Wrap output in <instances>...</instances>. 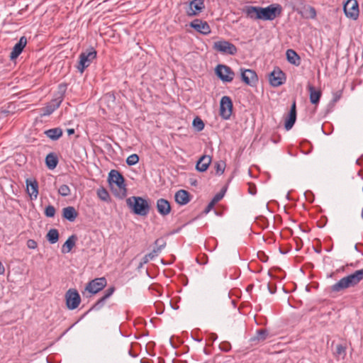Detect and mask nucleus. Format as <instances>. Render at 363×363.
<instances>
[{
	"label": "nucleus",
	"instance_id": "nucleus-1",
	"mask_svg": "<svg viewBox=\"0 0 363 363\" xmlns=\"http://www.w3.org/2000/svg\"><path fill=\"white\" fill-rule=\"evenodd\" d=\"M245 12L247 18L253 20L272 21L281 15L282 7L279 4H272L262 8L259 6H247Z\"/></svg>",
	"mask_w": 363,
	"mask_h": 363
},
{
	"label": "nucleus",
	"instance_id": "nucleus-2",
	"mask_svg": "<svg viewBox=\"0 0 363 363\" xmlns=\"http://www.w3.org/2000/svg\"><path fill=\"white\" fill-rule=\"evenodd\" d=\"M363 280V268L355 271L347 277L340 279L337 283L331 287L333 291H340L350 287H352L358 284Z\"/></svg>",
	"mask_w": 363,
	"mask_h": 363
},
{
	"label": "nucleus",
	"instance_id": "nucleus-3",
	"mask_svg": "<svg viewBox=\"0 0 363 363\" xmlns=\"http://www.w3.org/2000/svg\"><path fill=\"white\" fill-rule=\"evenodd\" d=\"M128 206L137 215L146 216L149 212V205L141 197L132 196L126 200Z\"/></svg>",
	"mask_w": 363,
	"mask_h": 363
},
{
	"label": "nucleus",
	"instance_id": "nucleus-4",
	"mask_svg": "<svg viewBox=\"0 0 363 363\" xmlns=\"http://www.w3.org/2000/svg\"><path fill=\"white\" fill-rule=\"evenodd\" d=\"M96 52L93 48L86 52H82L79 55V60L77 66V69L81 73H83L84 69L91 65V62L96 58Z\"/></svg>",
	"mask_w": 363,
	"mask_h": 363
},
{
	"label": "nucleus",
	"instance_id": "nucleus-5",
	"mask_svg": "<svg viewBox=\"0 0 363 363\" xmlns=\"http://www.w3.org/2000/svg\"><path fill=\"white\" fill-rule=\"evenodd\" d=\"M233 111L232 100L229 96H224L221 98L220 102V115L225 119H229Z\"/></svg>",
	"mask_w": 363,
	"mask_h": 363
},
{
	"label": "nucleus",
	"instance_id": "nucleus-6",
	"mask_svg": "<svg viewBox=\"0 0 363 363\" xmlns=\"http://www.w3.org/2000/svg\"><path fill=\"white\" fill-rule=\"evenodd\" d=\"M66 305L70 310L77 308L80 302L81 298L76 289H69L65 294Z\"/></svg>",
	"mask_w": 363,
	"mask_h": 363
},
{
	"label": "nucleus",
	"instance_id": "nucleus-7",
	"mask_svg": "<svg viewBox=\"0 0 363 363\" xmlns=\"http://www.w3.org/2000/svg\"><path fill=\"white\" fill-rule=\"evenodd\" d=\"M213 48L223 54L235 55L237 52L236 47L233 43L225 40L215 42Z\"/></svg>",
	"mask_w": 363,
	"mask_h": 363
},
{
	"label": "nucleus",
	"instance_id": "nucleus-8",
	"mask_svg": "<svg viewBox=\"0 0 363 363\" xmlns=\"http://www.w3.org/2000/svg\"><path fill=\"white\" fill-rule=\"evenodd\" d=\"M108 182L111 185L115 184L119 189L125 191V179L123 175L117 170L112 169L108 174Z\"/></svg>",
	"mask_w": 363,
	"mask_h": 363
},
{
	"label": "nucleus",
	"instance_id": "nucleus-9",
	"mask_svg": "<svg viewBox=\"0 0 363 363\" xmlns=\"http://www.w3.org/2000/svg\"><path fill=\"white\" fill-rule=\"evenodd\" d=\"M216 73L218 77L225 82H230L233 81L235 74L232 69L223 65H219L216 68Z\"/></svg>",
	"mask_w": 363,
	"mask_h": 363
},
{
	"label": "nucleus",
	"instance_id": "nucleus-10",
	"mask_svg": "<svg viewBox=\"0 0 363 363\" xmlns=\"http://www.w3.org/2000/svg\"><path fill=\"white\" fill-rule=\"evenodd\" d=\"M343 9L346 16L350 18L355 20L359 16L358 3L356 0H347Z\"/></svg>",
	"mask_w": 363,
	"mask_h": 363
},
{
	"label": "nucleus",
	"instance_id": "nucleus-11",
	"mask_svg": "<svg viewBox=\"0 0 363 363\" xmlns=\"http://www.w3.org/2000/svg\"><path fill=\"white\" fill-rule=\"evenodd\" d=\"M106 285V280L104 277L95 279L86 285L85 289L89 293L94 294L102 290Z\"/></svg>",
	"mask_w": 363,
	"mask_h": 363
},
{
	"label": "nucleus",
	"instance_id": "nucleus-12",
	"mask_svg": "<svg viewBox=\"0 0 363 363\" xmlns=\"http://www.w3.org/2000/svg\"><path fill=\"white\" fill-rule=\"evenodd\" d=\"M269 80L273 86H279L284 84L285 81V74L279 69H274L269 74Z\"/></svg>",
	"mask_w": 363,
	"mask_h": 363
},
{
	"label": "nucleus",
	"instance_id": "nucleus-13",
	"mask_svg": "<svg viewBox=\"0 0 363 363\" xmlns=\"http://www.w3.org/2000/svg\"><path fill=\"white\" fill-rule=\"evenodd\" d=\"M190 26L203 35H208L211 33V28L207 22L201 19H195L190 23Z\"/></svg>",
	"mask_w": 363,
	"mask_h": 363
},
{
	"label": "nucleus",
	"instance_id": "nucleus-14",
	"mask_svg": "<svg viewBox=\"0 0 363 363\" xmlns=\"http://www.w3.org/2000/svg\"><path fill=\"white\" fill-rule=\"evenodd\" d=\"M241 78L243 82L250 86L254 85L257 82L256 72L249 69H241Z\"/></svg>",
	"mask_w": 363,
	"mask_h": 363
},
{
	"label": "nucleus",
	"instance_id": "nucleus-15",
	"mask_svg": "<svg viewBox=\"0 0 363 363\" xmlns=\"http://www.w3.org/2000/svg\"><path fill=\"white\" fill-rule=\"evenodd\" d=\"M26 191L31 199H36L38 195V184L35 179H26Z\"/></svg>",
	"mask_w": 363,
	"mask_h": 363
},
{
	"label": "nucleus",
	"instance_id": "nucleus-16",
	"mask_svg": "<svg viewBox=\"0 0 363 363\" xmlns=\"http://www.w3.org/2000/svg\"><path fill=\"white\" fill-rule=\"evenodd\" d=\"M27 43L26 38L23 36L20 38L19 41L14 45L13 50L10 54L11 60L17 58L22 52L23 48L26 47Z\"/></svg>",
	"mask_w": 363,
	"mask_h": 363
},
{
	"label": "nucleus",
	"instance_id": "nucleus-17",
	"mask_svg": "<svg viewBox=\"0 0 363 363\" xmlns=\"http://www.w3.org/2000/svg\"><path fill=\"white\" fill-rule=\"evenodd\" d=\"M157 209L160 215L167 216L171 211V206L167 200L160 199L157 201Z\"/></svg>",
	"mask_w": 363,
	"mask_h": 363
},
{
	"label": "nucleus",
	"instance_id": "nucleus-18",
	"mask_svg": "<svg viewBox=\"0 0 363 363\" xmlns=\"http://www.w3.org/2000/svg\"><path fill=\"white\" fill-rule=\"evenodd\" d=\"M296 119V102L294 101L292 104V106L291 107V110H290L289 116L285 121L284 126H285L286 130H289L291 129V128L293 127V125L295 123Z\"/></svg>",
	"mask_w": 363,
	"mask_h": 363
},
{
	"label": "nucleus",
	"instance_id": "nucleus-19",
	"mask_svg": "<svg viewBox=\"0 0 363 363\" xmlns=\"http://www.w3.org/2000/svg\"><path fill=\"white\" fill-rule=\"evenodd\" d=\"M174 199L179 205H186L190 201V195L187 191L181 189L175 194Z\"/></svg>",
	"mask_w": 363,
	"mask_h": 363
},
{
	"label": "nucleus",
	"instance_id": "nucleus-20",
	"mask_svg": "<svg viewBox=\"0 0 363 363\" xmlns=\"http://www.w3.org/2000/svg\"><path fill=\"white\" fill-rule=\"evenodd\" d=\"M203 8L204 4L203 0H193L190 3L188 14L189 16L196 15L197 13H200Z\"/></svg>",
	"mask_w": 363,
	"mask_h": 363
},
{
	"label": "nucleus",
	"instance_id": "nucleus-21",
	"mask_svg": "<svg viewBox=\"0 0 363 363\" xmlns=\"http://www.w3.org/2000/svg\"><path fill=\"white\" fill-rule=\"evenodd\" d=\"M211 162V157L208 155H203L197 162L196 169L201 172L206 171Z\"/></svg>",
	"mask_w": 363,
	"mask_h": 363
},
{
	"label": "nucleus",
	"instance_id": "nucleus-22",
	"mask_svg": "<svg viewBox=\"0 0 363 363\" xmlns=\"http://www.w3.org/2000/svg\"><path fill=\"white\" fill-rule=\"evenodd\" d=\"M60 91L57 95L49 103L51 106H52V109H57L63 100V95L66 89V86L65 85L60 84L59 86Z\"/></svg>",
	"mask_w": 363,
	"mask_h": 363
},
{
	"label": "nucleus",
	"instance_id": "nucleus-23",
	"mask_svg": "<svg viewBox=\"0 0 363 363\" xmlns=\"http://www.w3.org/2000/svg\"><path fill=\"white\" fill-rule=\"evenodd\" d=\"M77 237L72 235L68 238L62 247V252L63 254L69 253L75 245Z\"/></svg>",
	"mask_w": 363,
	"mask_h": 363
},
{
	"label": "nucleus",
	"instance_id": "nucleus-24",
	"mask_svg": "<svg viewBox=\"0 0 363 363\" xmlns=\"http://www.w3.org/2000/svg\"><path fill=\"white\" fill-rule=\"evenodd\" d=\"M308 89L310 93V101L313 104H317L321 96V91L320 90H316L313 86L308 84Z\"/></svg>",
	"mask_w": 363,
	"mask_h": 363
},
{
	"label": "nucleus",
	"instance_id": "nucleus-25",
	"mask_svg": "<svg viewBox=\"0 0 363 363\" xmlns=\"http://www.w3.org/2000/svg\"><path fill=\"white\" fill-rule=\"evenodd\" d=\"M63 217L68 220L69 221H74L77 217V212L75 208L72 206H68L64 208L62 210Z\"/></svg>",
	"mask_w": 363,
	"mask_h": 363
},
{
	"label": "nucleus",
	"instance_id": "nucleus-26",
	"mask_svg": "<svg viewBox=\"0 0 363 363\" xmlns=\"http://www.w3.org/2000/svg\"><path fill=\"white\" fill-rule=\"evenodd\" d=\"M286 55V59L289 63L294 65L296 66L299 65L300 57L294 50L291 49L287 50Z\"/></svg>",
	"mask_w": 363,
	"mask_h": 363
},
{
	"label": "nucleus",
	"instance_id": "nucleus-27",
	"mask_svg": "<svg viewBox=\"0 0 363 363\" xmlns=\"http://www.w3.org/2000/svg\"><path fill=\"white\" fill-rule=\"evenodd\" d=\"M46 136L51 140H56L62 135V130L60 128H51L45 131Z\"/></svg>",
	"mask_w": 363,
	"mask_h": 363
},
{
	"label": "nucleus",
	"instance_id": "nucleus-28",
	"mask_svg": "<svg viewBox=\"0 0 363 363\" xmlns=\"http://www.w3.org/2000/svg\"><path fill=\"white\" fill-rule=\"evenodd\" d=\"M58 162L57 156L53 153H50L46 156L45 163L48 167L52 169L56 167Z\"/></svg>",
	"mask_w": 363,
	"mask_h": 363
},
{
	"label": "nucleus",
	"instance_id": "nucleus-29",
	"mask_svg": "<svg viewBox=\"0 0 363 363\" xmlns=\"http://www.w3.org/2000/svg\"><path fill=\"white\" fill-rule=\"evenodd\" d=\"M114 287L108 288L106 291L105 294L97 301V303L95 304V307L97 308H101L103 305L105 301L114 292Z\"/></svg>",
	"mask_w": 363,
	"mask_h": 363
},
{
	"label": "nucleus",
	"instance_id": "nucleus-30",
	"mask_svg": "<svg viewBox=\"0 0 363 363\" xmlns=\"http://www.w3.org/2000/svg\"><path fill=\"white\" fill-rule=\"evenodd\" d=\"M114 287L108 288L106 291L105 294L97 301V303L95 304V307L97 308H101L103 305L105 301L114 292Z\"/></svg>",
	"mask_w": 363,
	"mask_h": 363
},
{
	"label": "nucleus",
	"instance_id": "nucleus-31",
	"mask_svg": "<svg viewBox=\"0 0 363 363\" xmlns=\"http://www.w3.org/2000/svg\"><path fill=\"white\" fill-rule=\"evenodd\" d=\"M47 238L51 244L56 243L59 239V233L57 230L50 229L47 234Z\"/></svg>",
	"mask_w": 363,
	"mask_h": 363
},
{
	"label": "nucleus",
	"instance_id": "nucleus-32",
	"mask_svg": "<svg viewBox=\"0 0 363 363\" xmlns=\"http://www.w3.org/2000/svg\"><path fill=\"white\" fill-rule=\"evenodd\" d=\"M335 355L337 359H343L346 356V347L342 345H337Z\"/></svg>",
	"mask_w": 363,
	"mask_h": 363
},
{
	"label": "nucleus",
	"instance_id": "nucleus-33",
	"mask_svg": "<svg viewBox=\"0 0 363 363\" xmlns=\"http://www.w3.org/2000/svg\"><path fill=\"white\" fill-rule=\"evenodd\" d=\"M268 337V332L266 330H259L257 332L256 335L254 337L253 340H257L258 341H264Z\"/></svg>",
	"mask_w": 363,
	"mask_h": 363
},
{
	"label": "nucleus",
	"instance_id": "nucleus-34",
	"mask_svg": "<svg viewBox=\"0 0 363 363\" xmlns=\"http://www.w3.org/2000/svg\"><path fill=\"white\" fill-rule=\"evenodd\" d=\"M215 169L218 175H221L225 169V163L223 161L217 162L215 164Z\"/></svg>",
	"mask_w": 363,
	"mask_h": 363
},
{
	"label": "nucleus",
	"instance_id": "nucleus-35",
	"mask_svg": "<svg viewBox=\"0 0 363 363\" xmlns=\"http://www.w3.org/2000/svg\"><path fill=\"white\" fill-rule=\"evenodd\" d=\"M193 126L198 130L201 131L204 128V123L203 121L199 118V117H196L193 121Z\"/></svg>",
	"mask_w": 363,
	"mask_h": 363
},
{
	"label": "nucleus",
	"instance_id": "nucleus-36",
	"mask_svg": "<svg viewBox=\"0 0 363 363\" xmlns=\"http://www.w3.org/2000/svg\"><path fill=\"white\" fill-rule=\"evenodd\" d=\"M58 193L62 196H67L70 194L71 193V190L69 189V187L66 185V184H62L60 186L59 189H58Z\"/></svg>",
	"mask_w": 363,
	"mask_h": 363
},
{
	"label": "nucleus",
	"instance_id": "nucleus-37",
	"mask_svg": "<svg viewBox=\"0 0 363 363\" xmlns=\"http://www.w3.org/2000/svg\"><path fill=\"white\" fill-rule=\"evenodd\" d=\"M97 195L102 201H106L109 199V194L108 191L104 188H100L97 190Z\"/></svg>",
	"mask_w": 363,
	"mask_h": 363
},
{
	"label": "nucleus",
	"instance_id": "nucleus-38",
	"mask_svg": "<svg viewBox=\"0 0 363 363\" xmlns=\"http://www.w3.org/2000/svg\"><path fill=\"white\" fill-rule=\"evenodd\" d=\"M138 161L139 157L136 154L130 155L126 159V163L130 166L136 164L138 162Z\"/></svg>",
	"mask_w": 363,
	"mask_h": 363
},
{
	"label": "nucleus",
	"instance_id": "nucleus-39",
	"mask_svg": "<svg viewBox=\"0 0 363 363\" xmlns=\"http://www.w3.org/2000/svg\"><path fill=\"white\" fill-rule=\"evenodd\" d=\"M45 214L47 217H54L55 214V208L52 206H48L45 208Z\"/></svg>",
	"mask_w": 363,
	"mask_h": 363
},
{
	"label": "nucleus",
	"instance_id": "nucleus-40",
	"mask_svg": "<svg viewBox=\"0 0 363 363\" xmlns=\"http://www.w3.org/2000/svg\"><path fill=\"white\" fill-rule=\"evenodd\" d=\"M306 11L307 13L308 14L309 17L311 18H315L316 16V11L315 9L312 6H307L306 9Z\"/></svg>",
	"mask_w": 363,
	"mask_h": 363
},
{
	"label": "nucleus",
	"instance_id": "nucleus-41",
	"mask_svg": "<svg viewBox=\"0 0 363 363\" xmlns=\"http://www.w3.org/2000/svg\"><path fill=\"white\" fill-rule=\"evenodd\" d=\"M55 109H52V106H51L49 103L45 106L44 110V115H50L51 114Z\"/></svg>",
	"mask_w": 363,
	"mask_h": 363
},
{
	"label": "nucleus",
	"instance_id": "nucleus-42",
	"mask_svg": "<svg viewBox=\"0 0 363 363\" xmlns=\"http://www.w3.org/2000/svg\"><path fill=\"white\" fill-rule=\"evenodd\" d=\"M55 109H52V106H51L49 103L45 106L44 110V115H50L51 114Z\"/></svg>",
	"mask_w": 363,
	"mask_h": 363
},
{
	"label": "nucleus",
	"instance_id": "nucleus-43",
	"mask_svg": "<svg viewBox=\"0 0 363 363\" xmlns=\"http://www.w3.org/2000/svg\"><path fill=\"white\" fill-rule=\"evenodd\" d=\"M27 247L29 249H35L37 247V242L32 239H30L27 241Z\"/></svg>",
	"mask_w": 363,
	"mask_h": 363
},
{
	"label": "nucleus",
	"instance_id": "nucleus-44",
	"mask_svg": "<svg viewBox=\"0 0 363 363\" xmlns=\"http://www.w3.org/2000/svg\"><path fill=\"white\" fill-rule=\"evenodd\" d=\"M224 196V194L222 193V192H220L218 194H217L212 199L213 201V203H218L220 200H221L223 199Z\"/></svg>",
	"mask_w": 363,
	"mask_h": 363
},
{
	"label": "nucleus",
	"instance_id": "nucleus-45",
	"mask_svg": "<svg viewBox=\"0 0 363 363\" xmlns=\"http://www.w3.org/2000/svg\"><path fill=\"white\" fill-rule=\"evenodd\" d=\"M155 245L157 246L156 248H155V250H158V254L161 252L162 249L164 247V243L160 244V240H157L155 241Z\"/></svg>",
	"mask_w": 363,
	"mask_h": 363
},
{
	"label": "nucleus",
	"instance_id": "nucleus-46",
	"mask_svg": "<svg viewBox=\"0 0 363 363\" xmlns=\"http://www.w3.org/2000/svg\"><path fill=\"white\" fill-rule=\"evenodd\" d=\"M155 245L157 246L156 248H155V250H158V254L161 252L162 249L164 247V243L160 244V240H157L155 241Z\"/></svg>",
	"mask_w": 363,
	"mask_h": 363
},
{
	"label": "nucleus",
	"instance_id": "nucleus-47",
	"mask_svg": "<svg viewBox=\"0 0 363 363\" xmlns=\"http://www.w3.org/2000/svg\"><path fill=\"white\" fill-rule=\"evenodd\" d=\"M150 260H151V259L148 257L147 255H145L143 257V259H142V260H141V262L140 263V266L139 267H142L143 264H147Z\"/></svg>",
	"mask_w": 363,
	"mask_h": 363
},
{
	"label": "nucleus",
	"instance_id": "nucleus-48",
	"mask_svg": "<svg viewBox=\"0 0 363 363\" xmlns=\"http://www.w3.org/2000/svg\"><path fill=\"white\" fill-rule=\"evenodd\" d=\"M147 255L151 259H153L155 257H156L158 255V250H153L151 252H150Z\"/></svg>",
	"mask_w": 363,
	"mask_h": 363
},
{
	"label": "nucleus",
	"instance_id": "nucleus-49",
	"mask_svg": "<svg viewBox=\"0 0 363 363\" xmlns=\"http://www.w3.org/2000/svg\"><path fill=\"white\" fill-rule=\"evenodd\" d=\"M215 204L216 203H213V201H211L206 207V212L208 213V211H210Z\"/></svg>",
	"mask_w": 363,
	"mask_h": 363
},
{
	"label": "nucleus",
	"instance_id": "nucleus-50",
	"mask_svg": "<svg viewBox=\"0 0 363 363\" xmlns=\"http://www.w3.org/2000/svg\"><path fill=\"white\" fill-rule=\"evenodd\" d=\"M249 192L250 194H251L252 195H255L256 194V191H255V186H250L249 188Z\"/></svg>",
	"mask_w": 363,
	"mask_h": 363
},
{
	"label": "nucleus",
	"instance_id": "nucleus-51",
	"mask_svg": "<svg viewBox=\"0 0 363 363\" xmlns=\"http://www.w3.org/2000/svg\"><path fill=\"white\" fill-rule=\"evenodd\" d=\"M5 272V268L4 267V265L2 264V263L0 262V275L1 274H3Z\"/></svg>",
	"mask_w": 363,
	"mask_h": 363
},
{
	"label": "nucleus",
	"instance_id": "nucleus-52",
	"mask_svg": "<svg viewBox=\"0 0 363 363\" xmlns=\"http://www.w3.org/2000/svg\"><path fill=\"white\" fill-rule=\"evenodd\" d=\"M67 132L69 135H71L74 133V130L73 128H69L67 129Z\"/></svg>",
	"mask_w": 363,
	"mask_h": 363
},
{
	"label": "nucleus",
	"instance_id": "nucleus-53",
	"mask_svg": "<svg viewBox=\"0 0 363 363\" xmlns=\"http://www.w3.org/2000/svg\"><path fill=\"white\" fill-rule=\"evenodd\" d=\"M339 99V96H336L335 100L337 101V99Z\"/></svg>",
	"mask_w": 363,
	"mask_h": 363
},
{
	"label": "nucleus",
	"instance_id": "nucleus-54",
	"mask_svg": "<svg viewBox=\"0 0 363 363\" xmlns=\"http://www.w3.org/2000/svg\"><path fill=\"white\" fill-rule=\"evenodd\" d=\"M108 97H110V98H113V99H114V97H113V96H112L111 95H108Z\"/></svg>",
	"mask_w": 363,
	"mask_h": 363
}]
</instances>
